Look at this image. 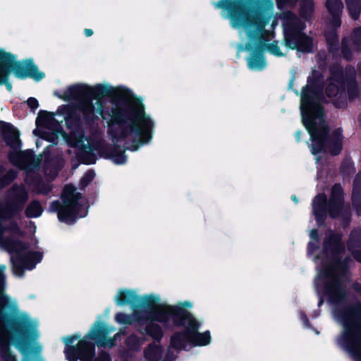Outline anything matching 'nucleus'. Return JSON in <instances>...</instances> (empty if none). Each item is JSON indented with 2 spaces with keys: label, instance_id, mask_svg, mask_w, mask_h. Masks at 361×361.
<instances>
[{
  "label": "nucleus",
  "instance_id": "27",
  "mask_svg": "<svg viewBox=\"0 0 361 361\" xmlns=\"http://www.w3.org/2000/svg\"><path fill=\"white\" fill-rule=\"evenodd\" d=\"M94 176H95V174H94V171H88L82 177V178L81 180V183L84 186L87 185L89 183H90L93 180V178H94Z\"/></svg>",
  "mask_w": 361,
  "mask_h": 361
},
{
  "label": "nucleus",
  "instance_id": "24",
  "mask_svg": "<svg viewBox=\"0 0 361 361\" xmlns=\"http://www.w3.org/2000/svg\"><path fill=\"white\" fill-rule=\"evenodd\" d=\"M43 209L40 203L36 200L32 201L26 209V215L30 218H36L41 216Z\"/></svg>",
  "mask_w": 361,
  "mask_h": 361
},
{
  "label": "nucleus",
  "instance_id": "36",
  "mask_svg": "<svg viewBox=\"0 0 361 361\" xmlns=\"http://www.w3.org/2000/svg\"><path fill=\"white\" fill-rule=\"evenodd\" d=\"M343 53L344 54V56L347 59H350L351 56L350 54H348V49L345 46V42H343Z\"/></svg>",
  "mask_w": 361,
  "mask_h": 361
},
{
  "label": "nucleus",
  "instance_id": "9",
  "mask_svg": "<svg viewBox=\"0 0 361 361\" xmlns=\"http://www.w3.org/2000/svg\"><path fill=\"white\" fill-rule=\"evenodd\" d=\"M331 77L328 80L326 93L329 97H338L342 102L334 101L336 106L341 108L344 106L343 100L347 97L353 99L357 97H361V84L357 85L355 80V73L350 71L344 77L343 71L336 69L332 71Z\"/></svg>",
  "mask_w": 361,
  "mask_h": 361
},
{
  "label": "nucleus",
  "instance_id": "30",
  "mask_svg": "<svg viewBox=\"0 0 361 361\" xmlns=\"http://www.w3.org/2000/svg\"><path fill=\"white\" fill-rule=\"evenodd\" d=\"M310 237L312 240L309 243V252H312L313 247L317 246L316 243L313 242V240H317L318 235L317 230L314 229L310 231Z\"/></svg>",
  "mask_w": 361,
  "mask_h": 361
},
{
  "label": "nucleus",
  "instance_id": "14",
  "mask_svg": "<svg viewBox=\"0 0 361 361\" xmlns=\"http://www.w3.org/2000/svg\"><path fill=\"white\" fill-rule=\"evenodd\" d=\"M303 23L293 14L288 13L283 18L284 41L290 49L310 52L312 50L311 39L303 33Z\"/></svg>",
  "mask_w": 361,
  "mask_h": 361
},
{
  "label": "nucleus",
  "instance_id": "46",
  "mask_svg": "<svg viewBox=\"0 0 361 361\" xmlns=\"http://www.w3.org/2000/svg\"><path fill=\"white\" fill-rule=\"evenodd\" d=\"M17 348H18V349H19V350H21V348H20V347H19V346H17Z\"/></svg>",
  "mask_w": 361,
  "mask_h": 361
},
{
  "label": "nucleus",
  "instance_id": "11",
  "mask_svg": "<svg viewBox=\"0 0 361 361\" xmlns=\"http://www.w3.org/2000/svg\"><path fill=\"white\" fill-rule=\"evenodd\" d=\"M13 70L18 78H32L39 81L44 78V74L39 71L31 59L16 62L14 56L0 49V84L6 81L9 70Z\"/></svg>",
  "mask_w": 361,
  "mask_h": 361
},
{
  "label": "nucleus",
  "instance_id": "13",
  "mask_svg": "<svg viewBox=\"0 0 361 361\" xmlns=\"http://www.w3.org/2000/svg\"><path fill=\"white\" fill-rule=\"evenodd\" d=\"M162 305H168V304L159 305L154 311H148L143 307L139 309H133V316H130L123 313H118L116 315V321L121 324H128L135 322L138 325L145 326L143 330L154 339L158 340L161 338L163 333L161 327L154 322H159L155 319L158 310Z\"/></svg>",
  "mask_w": 361,
  "mask_h": 361
},
{
  "label": "nucleus",
  "instance_id": "33",
  "mask_svg": "<svg viewBox=\"0 0 361 361\" xmlns=\"http://www.w3.org/2000/svg\"><path fill=\"white\" fill-rule=\"evenodd\" d=\"M326 40L329 44H333L338 42V37L334 34L326 35Z\"/></svg>",
  "mask_w": 361,
  "mask_h": 361
},
{
  "label": "nucleus",
  "instance_id": "39",
  "mask_svg": "<svg viewBox=\"0 0 361 361\" xmlns=\"http://www.w3.org/2000/svg\"><path fill=\"white\" fill-rule=\"evenodd\" d=\"M301 317H302V319L303 320L306 326H307V317L303 314H301Z\"/></svg>",
  "mask_w": 361,
  "mask_h": 361
},
{
  "label": "nucleus",
  "instance_id": "19",
  "mask_svg": "<svg viewBox=\"0 0 361 361\" xmlns=\"http://www.w3.org/2000/svg\"><path fill=\"white\" fill-rule=\"evenodd\" d=\"M353 204L357 213H361V172L359 173L354 181L353 189Z\"/></svg>",
  "mask_w": 361,
  "mask_h": 361
},
{
  "label": "nucleus",
  "instance_id": "15",
  "mask_svg": "<svg viewBox=\"0 0 361 361\" xmlns=\"http://www.w3.org/2000/svg\"><path fill=\"white\" fill-rule=\"evenodd\" d=\"M0 128H2L5 142L13 149L9 154L11 162L21 169L26 168L32 161V154L30 151H19L21 142L18 132L10 125L1 122Z\"/></svg>",
  "mask_w": 361,
  "mask_h": 361
},
{
  "label": "nucleus",
  "instance_id": "31",
  "mask_svg": "<svg viewBox=\"0 0 361 361\" xmlns=\"http://www.w3.org/2000/svg\"><path fill=\"white\" fill-rule=\"evenodd\" d=\"M51 187L49 184H46V185L39 184L36 188V192H37V193H39V194H47L51 190Z\"/></svg>",
  "mask_w": 361,
  "mask_h": 361
},
{
  "label": "nucleus",
  "instance_id": "7",
  "mask_svg": "<svg viewBox=\"0 0 361 361\" xmlns=\"http://www.w3.org/2000/svg\"><path fill=\"white\" fill-rule=\"evenodd\" d=\"M341 236L338 234L328 237L324 243V250L327 255L331 254L329 264L321 270L316 279L317 289L322 286L323 293L334 303L341 302L345 296L344 288L340 281V277L345 274V265L338 260V255L343 250L340 243Z\"/></svg>",
  "mask_w": 361,
  "mask_h": 361
},
{
  "label": "nucleus",
  "instance_id": "10",
  "mask_svg": "<svg viewBox=\"0 0 361 361\" xmlns=\"http://www.w3.org/2000/svg\"><path fill=\"white\" fill-rule=\"evenodd\" d=\"M62 204L56 201L51 203L50 210L58 212L59 219L67 224H73L79 217H85L87 214V209L78 201L79 193L75 192L72 185H66L62 193Z\"/></svg>",
  "mask_w": 361,
  "mask_h": 361
},
{
  "label": "nucleus",
  "instance_id": "45",
  "mask_svg": "<svg viewBox=\"0 0 361 361\" xmlns=\"http://www.w3.org/2000/svg\"><path fill=\"white\" fill-rule=\"evenodd\" d=\"M17 348H18V349H19V350H21V348H20V347H19V346H17Z\"/></svg>",
  "mask_w": 361,
  "mask_h": 361
},
{
  "label": "nucleus",
  "instance_id": "41",
  "mask_svg": "<svg viewBox=\"0 0 361 361\" xmlns=\"http://www.w3.org/2000/svg\"><path fill=\"white\" fill-rule=\"evenodd\" d=\"M6 87L8 90H11L12 88L11 84H10V83H6Z\"/></svg>",
  "mask_w": 361,
  "mask_h": 361
},
{
  "label": "nucleus",
  "instance_id": "35",
  "mask_svg": "<svg viewBox=\"0 0 361 361\" xmlns=\"http://www.w3.org/2000/svg\"><path fill=\"white\" fill-rule=\"evenodd\" d=\"M295 0H278L279 7H282L285 4H293Z\"/></svg>",
  "mask_w": 361,
  "mask_h": 361
},
{
  "label": "nucleus",
  "instance_id": "26",
  "mask_svg": "<svg viewBox=\"0 0 361 361\" xmlns=\"http://www.w3.org/2000/svg\"><path fill=\"white\" fill-rule=\"evenodd\" d=\"M312 0H302L300 12L305 18H307L313 11Z\"/></svg>",
  "mask_w": 361,
  "mask_h": 361
},
{
  "label": "nucleus",
  "instance_id": "4",
  "mask_svg": "<svg viewBox=\"0 0 361 361\" xmlns=\"http://www.w3.org/2000/svg\"><path fill=\"white\" fill-rule=\"evenodd\" d=\"M6 268L5 265L0 267V353L7 356L6 361H16L8 352L10 331L13 330L19 335L27 337L28 333L33 331L34 336L37 337L35 329L37 322L32 320L25 312L19 311L16 300L4 293Z\"/></svg>",
  "mask_w": 361,
  "mask_h": 361
},
{
  "label": "nucleus",
  "instance_id": "6",
  "mask_svg": "<svg viewBox=\"0 0 361 361\" xmlns=\"http://www.w3.org/2000/svg\"><path fill=\"white\" fill-rule=\"evenodd\" d=\"M320 87L308 80L301 94L300 111L302 123L312 141V153L316 154L326 146V126L323 118L322 108L319 102Z\"/></svg>",
  "mask_w": 361,
  "mask_h": 361
},
{
  "label": "nucleus",
  "instance_id": "1",
  "mask_svg": "<svg viewBox=\"0 0 361 361\" xmlns=\"http://www.w3.org/2000/svg\"><path fill=\"white\" fill-rule=\"evenodd\" d=\"M87 97L79 105V111L87 119H92L97 114L103 115L104 104L102 99L114 95L117 102L111 110L110 128L113 140L122 139L137 141L140 145L148 143L152 137L154 123L144 111V105L140 100L133 97L130 92L123 88L98 85H87Z\"/></svg>",
  "mask_w": 361,
  "mask_h": 361
},
{
  "label": "nucleus",
  "instance_id": "3",
  "mask_svg": "<svg viewBox=\"0 0 361 361\" xmlns=\"http://www.w3.org/2000/svg\"><path fill=\"white\" fill-rule=\"evenodd\" d=\"M214 5L216 8L223 10L222 16L230 19L233 28H243V30L240 32V36L243 38V34H246L257 49L263 51L267 50L277 56L283 55L276 44L268 43L274 37V32L264 29V21L250 19L240 1L220 0Z\"/></svg>",
  "mask_w": 361,
  "mask_h": 361
},
{
  "label": "nucleus",
  "instance_id": "5",
  "mask_svg": "<svg viewBox=\"0 0 361 361\" xmlns=\"http://www.w3.org/2000/svg\"><path fill=\"white\" fill-rule=\"evenodd\" d=\"M62 116L65 120L69 132L63 135L69 145L77 147L82 151L81 158L86 164L95 163V158L91 154L94 151L93 146L90 141L83 136L80 128V119L78 116L77 111H71L68 105L59 106L56 114L47 113L37 120L38 127H42L51 130L54 135L57 136L60 133V121L56 116Z\"/></svg>",
  "mask_w": 361,
  "mask_h": 361
},
{
  "label": "nucleus",
  "instance_id": "2",
  "mask_svg": "<svg viewBox=\"0 0 361 361\" xmlns=\"http://www.w3.org/2000/svg\"><path fill=\"white\" fill-rule=\"evenodd\" d=\"M191 307L192 303L188 301L176 305H162L155 314V319L166 328L173 326L185 327L183 333L175 334L171 338V344L176 349H186L192 345H207L211 342L209 332L198 333L200 323L185 310Z\"/></svg>",
  "mask_w": 361,
  "mask_h": 361
},
{
  "label": "nucleus",
  "instance_id": "25",
  "mask_svg": "<svg viewBox=\"0 0 361 361\" xmlns=\"http://www.w3.org/2000/svg\"><path fill=\"white\" fill-rule=\"evenodd\" d=\"M345 2L352 18L357 19L360 16L361 0H345Z\"/></svg>",
  "mask_w": 361,
  "mask_h": 361
},
{
  "label": "nucleus",
  "instance_id": "29",
  "mask_svg": "<svg viewBox=\"0 0 361 361\" xmlns=\"http://www.w3.org/2000/svg\"><path fill=\"white\" fill-rule=\"evenodd\" d=\"M353 44L355 47L360 48L361 46V28H357L354 32Z\"/></svg>",
  "mask_w": 361,
  "mask_h": 361
},
{
  "label": "nucleus",
  "instance_id": "32",
  "mask_svg": "<svg viewBox=\"0 0 361 361\" xmlns=\"http://www.w3.org/2000/svg\"><path fill=\"white\" fill-rule=\"evenodd\" d=\"M27 105L32 109H36L38 107V101L33 97H30L27 101Z\"/></svg>",
  "mask_w": 361,
  "mask_h": 361
},
{
  "label": "nucleus",
  "instance_id": "44",
  "mask_svg": "<svg viewBox=\"0 0 361 361\" xmlns=\"http://www.w3.org/2000/svg\"><path fill=\"white\" fill-rule=\"evenodd\" d=\"M137 149V147H133L131 149L132 150H136Z\"/></svg>",
  "mask_w": 361,
  "mask_h": 361
},
{
  "label": "nucleus",
  "instance_id": "16",
  "mask_svg": "<svg viewBox=\"0 0 361 361\" xmlns=\"http://www.w3.org/2000/svg\"><path fill=\"white\" fill-rule=\"evenodd\" d=\"M115 302L119 306L130 305L133 309L143 307L148 311H154L159 305L160 297L154 294L138 295L133 290H120L118 291Z\"/></svg>",
  "mask_w": 361,
  "mask_h": 361
},
{
  "label": "nucleus",
  "instance_id": "40",
  "mask_svg": "<svg viewBox=\"0 0 361 361\" xmlns=\"http://www.w3.org/2000/svg\"><path fill=\"white\" fill-rule=\"evenodd\" d=\"M300 132H297L295 134V136L298 141L300 140Z\"/></svg>",
  "mask_w": 361,
  "mask_h": 361
},
{
  "label": "nucleus",
  "instance_id": "12",
  "mask_svg": "<svg viewBox=\"0 0 361 361\" xmlns=\"http://www.w3.org/2000/svg\"><path fill=\"white\" fill-rule=\"evenodd\" d=\"M342 189L339 185H335L331 190V196L329 204L326 203V196L319 194L312 202L313 212L319 224L327 214V211L332 218L340 216H347L349 209L343 206L342 200Z\"/></svg>",
  "mask_w": 361,
  "mask_h": 361
},
{
  "label": "nucleus",
  "instance_id": "43",
  "mask_svg": "<svg viewBox=\"0 0 361 361\" xmlns=\"http://www.w3.org/2000/svg\"><path fill=\"white\" fill-rule=\"evenodd\" d=\"M291 198L295 203H298V200L296 199L295 195L292 196Z\"/></svg>",
  "mask_w": 361,
  "mask_h": 361
},
{
  "label": "nucleus",
  "instance_id": "18",
  "mask_svg": "<svg viewBox=\"0 0 361 361\" xmlns=\"http://www.w3.org/2000/svg\"><path fill=\"white\" fill-rule=\"evenodd\" d=\"M361 245V228L354 230L350 237L348 247L356 260L361 262V248L354 249L355 245Z\"/></svg>",
  "mask_w": 361,
  "mask_h": 361
},
{
  "label": "nucleus",
  "instance_id": "21",
  "mask_svg": "<svg viewBox=\"0 0 361 361\" xmlns=\"http://www.w3.org/2000/svg\"><path fill=\"white\" fill-rule=\"evenodd\" d=\"M145 356L149 361H160L162 356V350L157 343L149 345L145 351Z\"/></svg>",
  "mask_w": 361,
  "mask_h": 361
},
{
  "label": "nucleus",
  "instance_id": "42",
  "mask_svg": "<svg viewBox=\"0 0 361 361\" xmlns=\"http://www.w3.org/2000/svg\"><path fill=\"white\" fill-rule=\"evenodd\" d=\"M276 25V23L275 21V20H272V24H271V28L274 29V26Z\"/></svg>",
  "mask_w": 361,
  "mask_h": 361
},
{
  "label": "nucleus",
  "instance_id": "37",
  "mask_svg": "<svg viewBox=\"0 0 361 361\" xmlns=\"http://www.w3.org/2000/svg\"><path fill=\"white\" fill-rule=\"evenodd\" d=\"M85 34L87 37H90L93 34V31L90 29H85Z\"/></svg>",
  "mask_w": 361,
  "mask_h": 361
},
{
  "label": "nucleus",
  "instance_id": "8",
  "mask_svg": "<svg viewBox=\"0 0 361 361\" xmlns=\"http://www.w3.org/2000/svg\"><path fill=\"white\" fill-rule=\"evenodd\" d=\"M336 320L342 325L338 344L348 350L356 361H361V312L353 308H336Z\"/></svg>",
  "mask_w": 361,
  "mask_h": 361
},
{
  "label": "nucleus",
  "instance_id": "22",
  "mask_svg": "<svg viewBox=\"0 0 361 361\" xmlns=\"http://www.w3.org/2000/svg\"><path fill=\"white\" fill-rule=\"evenodd\" d=\"M341 140L342 135L341 132L339 129L336 130L334 135L333 137L330 142V150L333 154H337L340 153L342 145H341Z\"/></svg>",
  "mask_w": 361,
  "mask_h": 361
},
{
  "label": "nucleus",
  "instance_id": "17",
  "mask_svg": "<svg viewBox=\"0 0 361 361\" xmlns=\"http://www.w3.org/2000/svg\"><path fill=\"white\" fill-rule=\"evenodd\" d=\"M87 85L76 84L69 86L58 97L65 101L78 99L80 97H87Z\"/></svg>",
  "mask_w": 361,
  "mask_h": 361
},
{
  "label": "nucleus",
  "instance_id": "28",
  "mask_svg": "<svg viewBox=\"0 0 361 361\" xmlns=\"http://www.w3.org/2000/svg\"><path fill=\"white\" fill-rule=\"evenodd\" d=\"M111 159L113 162L116 164H123L126 161V157L123 152L113 155Z\"/></svg>",
  "mask_w": 361,
  "mask_h": 361
},
{
  "label": "nucleus",
  "instance_id": "34",
  "mask_svg": "<svg viewBox=\"0 0 361 361\" xmlns=\"http://www.w3.org/2000/svg\"><path fill=\"white\" fill-rule=\"evenodd\" d=\"M137 342L139 344L140 343V341H138L137 339V337L136 336H131L128 339V343L129 345H130L132 346V348H135V346L134 345L133 343L134 342Z\"/></svg>",
  "mask_w": 361,
  "mask_h": 361
},
{
  "label": "nucleus",
  "instance_id": "20",
  "mask_svg": "<svg viewBox=\"0 0 361 361\" xmlns=\"http://www.w3.org/2000/svg\"><path fill=\"white\" fill-rule=\"evenodd\" d=\"M326 7L334 18V25L336 27L340 26V20L337 18L341 13L343 4L341 0H326Z\"/></svg>",
  "mask_w": 361,
  "mask_h": 361
},
{
  "label": "nucleus",
  "instance_id": "23",
  "mask_svg": "<svg viewBox=\"0 0 361 361\" xmlns=\"http://www.w3.org/2000/svg\"><path fill=\"white\" fill-rule=\"evenodd\" d=\"M247 61L249 68L252 71H260L266 66V63L262 56L252 55Z\"/></svg>",
  "mask_w": 361,
  "mask_h": 361
},
{
  "label": "nucleus",
  "instance_id": "47",
  "mask_svg": "<svg viewBox=\"0 0 361 361\" xmlns=\"http://www.w3.org/2000/svg\"><path fill=\"white\" fill-rule=\"evenodd\" d=\"M17 348H18V349H19V350H21V348H20V347H19V346H17Z\"/></svg>",
  "mask_w": 361,
  "mask_h": 361
},
{
  "label": "nucleus",
  "instance_id": "38",
  "mask_svg": "<svg viewBox=\"0 0 361 361\" xmlns=\"http://www.w3.org/2000/svg\"><path fill=\"white\" fill-rule=\"evenodd\" d=\"M250 48V45H247L245 47H243V46H239L238 51H241L243 50H249Z\"/></svg>",
  "mask_w": 361,
  "mask_h": 361
}]
</instances>
